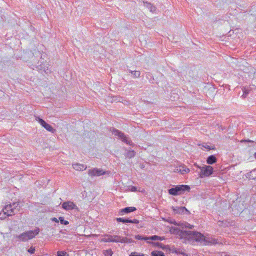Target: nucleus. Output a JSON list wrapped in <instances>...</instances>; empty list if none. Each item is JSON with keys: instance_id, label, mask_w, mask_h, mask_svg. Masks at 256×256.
Wrapping results in <instances>:
<instances>
[{"instance_id": "1", "label": "nucleus", "mask_w": 256, "mask_h": 256, "mask_svg": "<svg viewBox=\"0 0 256 256\" xmlns=\"http://www.w3.org/2000/svg\"><path fill=\"white\" fill-rule=\"evenodd\" d=\"M174 224L179 228L172 226L170 230V233L177 236L180 239H183L184 242L194 240L204 246L214 245L219 243L218 239L211 236H204L198 232L184 230L185 228L192 229L194 227L186 222H174Z\"/></svg>"}, {"instance_id": "2", "label": "nucleus", "mask_w": 256, "mask_h": 256, "mask_svg": "<svg viewBox=\"0 0 256 256\" xmlns=\"http://www.w3.org/2000/svg\"><path fill=\"white\" fill-rule=\"evenodd\" d=\"M100 242H120V243H131L132 239L128 238L126 237H123L118 235L106 234L102 238Z\"/></svg>"}, {"instance_id": "3", "label": "nucleus", "mask_w": 256, "mask_h": 256, "mask_svg": "<svg viewBox=\"0 0 256 256\" xmlns=\"http://www.w3.org/2000/svg\"><path fill=\"white\" fill-rule=\"evenodd\" d=\"M39 232L40 229L36 228L33 230H28L22 232L20 235L17 236L16 238H18L20 241L26 242L34 238Z\"/></svg>"}, {"instance_id": "4", "label": "nucleus", "mask_w": 256, "mask_h": 256, "mask_svg": "<svg viewBox=\"0 0 256 256\" xmlns=\"http://www.w3.org/2000/svg\"><path fill=\"white\" fill-rule=\"evenodd\" d=\"M190 188L187 185H178L174 188H172L168 190L170 194L172 196H178L183 194L184 192H189Z\"/></svg>"}, {"instance_id": "5", "label": "nucleus", "mask_w": 256, "mask_h": 256, "mask_svg": "<svg viewBox=\"0 0 256 256\" xmlns=\"http://www.w3.org/2000/svg\"><path fill=\"white\" fill-rule=\"evenodd\" d=\"M198 168L200 170V177L202 178L210 176L214 172L213 168L210 166L205 165L202 166H199Z\"/></svg>"}, {"instance_id": "6", "label": "nucleus", "mask_w": 256, "mask_h": 256, "mask_svg": "<svg viewBox=\"0 0 256 256\" xmlns=\"http://www.w3.org/2000/svg\"><path fill=\"white\" fill-rule=\"evenodd\" d=\"M112 132V134H114V136H118L122 140V142L130 146L132 145V142L120 130L115 128H113Z\"/></svg>"}, {"instance_id": "7", "label": "nucleus", "mask_w": 256, "mask_h": 256, "mask_svg": "<svg viewBox=\"0 0 256 256\" xmlns=\"http://www.w3.org/2000/svg\"><path fill=\"white\" fill-rule=\"evenodd\" d=\"M62 207L63 209L67 211L72 210L79 211L78 208L77 206L74 202L71 201H67L63 202Z\"/></svg>"}, {"instance_id": "8", "label": "nucleus", "mask_w": 256, "mask_h": 256, "mask_svg": "<svg viewBox=\"0 0 256 256\" xmlns=\"http://www.w3.org/2000/svg\"><path fill=\"white\" fill-rule=\"evenodd\" d=\"M108 173V171H104L102 169L97 168L90 169L88 171V175L91 176H100Z\"/></svg>"}, {"instance_id": "9", "label": "nucleus", "mask_w": 256, "mask_h": 256, "mask_svg": "<svg viewBox=\"0 0 256 256\" xmlns=\"http://www.w3.org/2000/svg\"><path fill=\"white\" fill-rule=\"evenodd\" d=\"M18 205V203L14 202L12 204L6 206L2 209L8 212V215L12 216L14 214V210Z\"/></svg>"}, {"instance_id": "10", "label": "nucleus", "mask_w": 256, "mask_h": 256, "mask_svg": "<svg viewBox=\"0 0 256 256\" xmlns=\"http://www.w3.org/2000/svg\"><path fill=\"white\" fill-rule=\"evenodd\" d=\"M36 120L40 124V125L44 128L48 132H54L55 130L49 124H47L44 120L40 118H36Z\"/></svg>"}, {"instance_id": "11", "label": "nucleus", "mask_w": 256, "mask_h": 256, "mask_svg": "<svg viewBox=\"0 0 256 256\" xmlns=\"http://www.w3.org/2000/svg\"><path fill=\"white\" fill-rule=\"evenodd\" d=\"M174 170L175 172H180L182 174H187L190 172V170L184 165L178 166L175 168Z\"/></svg>"}, {"instance_id": "12", "label": "nucleus", "mask_w": 256, "mask_h": 256, "mask_svg": "<svg viewBox=\"0 0 256 256\" xmlns=\"http://www.w3.org/2000/svg\"><path fill=\"white\" fill-rule=\"evenodd\" d=\"M38 65H36V68H38V70H43L46 74L50 72V70H48V64H46V66L45 64H42V63L40 64H39V62H38Z\"/></svg>"}, {"instance_id": "13", "label": "nucleus", "mask_w": 256, "mask_h": 256, "mask_svg": "<svg viewBox=\"0 0 256 256\" xmlns=\"http://www.w3.org/2000/svg\"><path fill=\"white\" fill-rule=\"evenodd\" d=\"M172 209L175 214H184L185 212L187 211L186 208L183 206H173Z\"/></svg>"}, {"instance_id": "14", "label": "nucleus", "mask_w": 256, "mask_h": 256, "mask_svg": "<svg viewBox=\"0 0 256 256\" xmlns=\"http://www.w3.org/2000/svg\"><path fill=\"white\" fill-rule=\"evenodd\" d=\"M72 168L76 170H84L86 169L87 166L84 164L78 163L72 164Z\"/></svg>"}, {"instance_id": "15", "label": "nucleus", "mask_w": 256, "mask_h": 256, "mask_svg": "<svg viewBox=\"0 0 256 256\" xmlns=\"http://www.w3.org/2000/svg\"><path fill=\"white\" fill-rule=\"evenodd\" d=\"M136 210L135 207L130 206V207H126L124 208H122L120 210L121 214H122V213L128 214L130 212H132Z\"/></svg>"}, {"instance_id": "16", "label": "nucleus", "mask_w": 256, "mask_h": 256, "mask_svg": "<svg viewBox=\"0 0 256 256\" xmlns=\"http://www.w3.org/2000/svg\"><path fill=\"white\" fill-rule=\"evenodd\" d=\"M144 6L150 10V12H154L156 10V8L151 4L144 2Z\"/></svg>"}, {"instance_id": "17", "label": "nucleus", "mask_w": 256, "mask_h": 256, "mask_svg": "<svg viewBox=\"0 0 256 256\" xmlns=\"http://www.w3.org/2000/svg\"><path fill=\"white\" fill-rule=\"evenodd\" d=\"M216 162V158L214 155L209 156L206 160L207 164H212Z\"/></svg>"}, {"instance_id": "18", "label": "nucleus", "mask_w": 256, "mask_h": 256, "mask_svg": "<svg viewBox=\"0 0 256 256\" xmlns=\"http://www.w3.org/2000/svg\"><path fill=\"white\" fill-rule=\"evenodd\" d=\"M165 240V238L164 236H158L154 235L151 236H148V240Z\"/></svg>"}, {"instance_id": "19", "label": "nucleus", "mask_w": 256, "mask_h": 256, "mask_svg": "<svg viewBox=\"0 0 256 256\" xmlns=\"http://www.w3.org/2000/svg\"><path fill=\"white\" fill-rule=\"evenodd\" d=\"M246 177L250 179H254L256 177V170L254 169V170L251 171L250 173H248L246 174Z\"/></svg>"}, {"instance_id": "20", "label": "nucleus", "mask_w": 256, "mask_h": 256, "mask_svg": "<svg viewBox=\"0 0 256 256\" xmlns=\"http://www.w3.org/2000/svg\"><path fill=\"white\" fill-rule=\"evenodd\" d=\"M152 256H164V254L159 250H154L151 253Z\"/></svg>"}, {"instance_id": "21", "label": "nucleus", "mask_w": 256, "mask_h": 256, "mask_svg": "<svg viewBox=\"0 0 256 256\" xmlns=\"http://www.w3.org/2000/svg\"><path fill=\"white\" fill-rule=\"evenodd\" d=\"M8 216H10V215H8V212L2 209L0 212V219H4Z\"/></svg>"}, {"instance_id": "22", "label": "nucleus", "mask_w": 256, "mask_h": 256, "mask_svg": "<svg viewBox=\"0 0 256 256\" xmlns=\"http://www.w3.org/2000/svg\"><path fill=\"white\" fill-rule=\"evenodd\" d=\"M242 90L244 92L242 96L244 98L249 94L250 88L249 87H244Z\"/></svg>"}, {"instance_id": "23", "label": "nucleus", "mask_w": 256, "mask_h": 256, "mask_svg": "<svg viewBox=\"0 0 256 256\" xmlns=\"http://www.w3.org/2000/svg\"><path fill=\"white\" fill-rule=\"evenodd\" d=\"M116 220L118 222H122L123 223H128V218H117Z\"/></svg>"}, {"instance_id": "24", "label": "nucleus", "mask_w": 256, "mask_h": 256, "mask_svg": "<svg viewBox=\"0 0 256 256\" xmlns=\"http://www.w3.org/2000/svg\"><path fill=\"white\" fill-rule=\"evenodd\" d=\"M135 238L136 240H148V236H144L140 235H136L135 236Z\"/></svg>"}, {"instance_id": "25", "label": "nucleus", "mask_w": 256, "mask_h": 256, "mask_svg": "<svg viewBox=\"0 0 256 256\" xmlns=\"http://www.w3.org/2000/svg\"><path fill=\"white\" fill-rule=\"evenodd\" d=\"M57 256H68V254L65 251H58L56 252Z\"/></svg>"}, {"instance_id": "26", "label": "nucleus", "mask_w": 256, "mask_h": 256, "mask_svg": "<svg viewBox=\"0 0 256 256\" xmlns=\"http://www.w3.org/2000/svg\"><path fill=\"white\" fill-rule=\"evenodd\" d=\"M130 72L134 75V78H138L140 76V71H136V70H130Z\"/></svg>"}, {"instance_id": "27", "label": "nucleus", "mask_w": 256, "mask_h": 256, "mask_svg": "<svg viewBox=\"0 0 256 256\" xmlns=\"http://www.w3.org/2000/svg\"><path fill=\"white\" fill-rule=\"evenodd\" d=\"M135 156V152L134 150H129L127 152L126 156L128 158H132Z\"/></svg>"}, {"instance_id": "28", "label": "nucleus", "mask_w": 256, "mask_h": 256, "mask_svg": "<svg viewBox=\"0 0 256 256\" xmlns=\"http://www.w3.org/2000/svg\"><path fill=\"white\" fill-rule=\"evenodd\" d=\"M59 221L60 222L61 224H62L64 225H67L69 224L68 222L64 220V218L62 216H60L59 218Z\"/></svg>"}, {"instance_id": "29", "label": "nucleus", "mask_w": 256, "mask_h": 256, "mask_svg": "<svg viewBox=\"0 0 256 256\" xmlns=\"http://www.w3.org/2000/svg\"><path fill=\"white\" fill-rule=\"evenodd\" d=\"M103 253L105 256H112V252L110 249L104 250Z\"/></svg>"}, {"instance_id": "30", "label": "nucleus", "mask_w": 256, "mask_h": 256, "mask_svg": "<svg viewBox=\"0 0 256 256\" xmlns=\"http://www.w3.org/2000/svg\"><path fill=\"white\" fill-rule=\"evenodd\" d=\"M172 252L176 253V254H182L183 256L185 255V253H184V252H180L179 250H177L176 248L172 250Z\"/></svg>"}, {"instance_id": "31", "label": "nucleus", "mask_w": 256, "mask_h": 256, "mask_svg": "<svg viewBox=\"0 0 256 256\" xmlns=\"http://www.w3.org/2000/svg\"><path fill=\"white\" fill-rule=\"evenodd\" d=\"M130 256H144V254L142 253H138L136 252H132L130 254Z\"/></svg>"}, {"instance_id": "32", "label": "nucleus", "mask_w": 256, "mask_h": 256, "mask_svg": "<svg viewBox=\"0 0 256 256\" xmlns=\"http://www.w3.org/2000/svg\"><path fill=\"white\" fill-rule=\"evenodd\" d=\"M128 223L137 224L139 223V221L136 219H134V220H130L129 219Z\"/></svg>"}, {"instance_id": "33", "label": "nucleus", "mask_w": 256, "mask_h": 256, "mask_svg": "<svg viewBox=\"0 0 256 256\" xmlns=\"http://www.w3.org/2000/svg\"><path fill=\"white\" fill-rule=\"evenodd\" d=\"M28 251L29 253L32 254L35 252V248H34L32 246L28 250Z\"/></svg>"}, {"instance_id": "34", "label": "nucleus", "mask_w": 256, "mask_h": 256, "mask_svg": "<svg viewBox=\"0 0 256 256\" xmlns=\"http://www.w3.org/2000/svg\"><path fill=\"white\" fill-rule=\"evenodd\" d=\"M128 189L131 192H136L137 190L136 188V186H129Z\"/></svg>"}, {"instance_id": "35", "label": "nucleus", "mask_w": 256, "mask_h": 256, "mask_svg": "<svg viewBox=\"0 0 256 256\" xmlns=\"http://www.w3.org/2000/svg\"><path fill=\"white\" fill-rule=\"evenodd\" d=\"M148 243L151 244H154V246H159L160 243L159 242H147Z\"/></svg>"}, {"instance_id": "36", "label": "nucleus", "mask_w": 256, "mask_h": 256, "mask_svg": "<svg viewBox=\"0 0 256 256\" xmlns=\"http://www.w3.org/2000/svg\"><path fill=\"white\" fill-rule=\"evenodd\" d=\"M51 220L52 221V222H59V219L58 220V218H51Z\"/></svg>"}, {"instance_id": "37", "label": "nucleus", "mask_w": 256, "mask_h": 256, "mask_svg": "<svg viewBox=\"0 0 256 256\" xmlns=\"http://www.w3.org/2000/svg\"><path fill=\"white\" fill-rule=\"evenodd\" d=\"M204 146L205 148H208V150H210V149H211V148H210V146H208V145H206V146Z\"/></svg>"}, {"instance_id": "38", "label": "nucleus", "mask_w": 256, "mask_h": 256, "mask_svg": "<svg viewBox=\"0 0 256 256\" xmlns=\"http://www.w3.org/2000/svg\"><path fill=\"white\" fill-rule=\"evenodd\" d=\"M224 256H230V254H224Z\"/></svg>"}, {"instance_id": "39", "label": "nucleus", "mask_w": 256, "mask_h": 256, "mask_svg": "<svg viewBox=\"0 0 256 256\" xmlns=\"http://www.w3.org/2000/svg\"><path fill=\"white\" fill-rule=\"evenodd\" d=\"M255 158H256V152L254 154Z\"/></svg>"}]
</instances>
